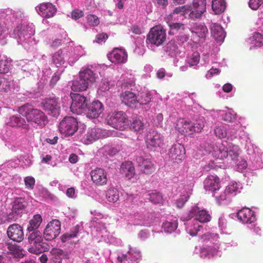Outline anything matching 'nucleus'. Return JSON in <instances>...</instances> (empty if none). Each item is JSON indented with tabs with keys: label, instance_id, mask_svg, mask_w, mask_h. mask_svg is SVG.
I'll list each match as a JSON object with an SVG mask.
<instances>
[{
	"label": "nucleus",
	"instance_id": "nucleus-1",
	"mask_svg": "<svg viewBox=\"0 0 263 263\" xmlns=\"http://www.w3.org/2000/svg\"><path fill=\"white\" fill-rule=\"evenodd\" d=\"M18 111L25 117L29 122L35 123L40 126H45L48 123L47 118L45 114L40 110L33 108L29 104L20 107Z\"/></svg>",
	"mask_w": 263,
	"mask_h": 263
},
{
	"label": "nucleus",
	"instance_id": "nucleus-2",
	"mask_svg": "<svg viewBox=\"0 0 263 263\" xmlns=\"http://www.w3.org/2000/svg\"><path fill=\"white\" fill-rule=\"evenodd\" d=\"M240 153V148L237 145H233L228 149L222 143H219L213 148L212 155L217 159H230L233 161L237 160Z\"/></svg>",
	"mask_w": 263,
	"mask_h": 263
},
{
	"label": "nucleus",
	"instance_id": "nucleus-3",
	"mask_svg": "<svg viewBox=\"0 0 263 263\" xmlns=\"http://www.w3.org/2000/svg\"><path fill=\"white\" fill-rule=\"evenodd\" d=\"M165 30L161 26L157 25L151 28L147 35L146 43L159 46L166 40Z\"/></svg>",
	"mask_w": 263,
	"mask_h": 263
},
{
	"label": "nucleus",
	"instance_id": "nucleus-4",
	"mask_svg": "<svg viewBox=\"0 0 263 263\" xmlns=\"http://www.w3.org/2000/svg\"><path fill=\"white\" fill-rule=\"evenodd\" d=\"M129 122L126 114L122 111L115 112L107 120L108 124L121 130L128 128Z\"/></svg>",
	"mask_w": 263,
	"mask_h": 263
},
{
	"label": "nucleus",
	"instance_id": "nucleus-5",
	"mask_svg": "<svg viewBox=\"0 0 263 263\" xmlns=\"http://www.w3.org/2000/svg\"><path fill=\"white\" fill-rule=\"evenodd\" d=\"M59 128L65 136H72L78 129V123L73 117H66L60 123Z\"/></svg>",
	"mask_w": 263,
	"mask_h": 263
},
{
	"label": "nucleus",
	"instance_id": "nucleus-6",
	"mask_svg": "<svg viewBox=\"0 0 263 263\" xmlns=\"http://www.w3.org/2000/svg\"><path fill=\"white\" fill-rule=\"evenodd\" d=\"M72 103L70 106L71 111L76 114H81L85 110L87 106L86 98L79 93L71 94Z\"/></svg>",
	"mask_w": 263,
	"mask_h": 263
},
{
	"label": "nucleus",
	"instance_id": "nucleus-7",
	"mask_svg": "<svg viewBox=\"0 0 263 263\" xmlns=\"http://www.w3.org/2000/svg\"><path fill=\"white\" fill-rule=\"evenodd\" d=\"M61 232V222L53 219L46 226L44 231V237L46 240H52L57 238Z\"/></svg>",
	"mask_w": 263,
	"mask_h": 263
},
{
	"label": "nucleus",
	"instance_id": "nucleus-8",
	"mask_svg": "<svg viewBox=\"0 0 263 263\" xmlns=\"http://www.w3.org/2000/svg\"><path fill=\"white\" fill-rule=\"evenodd\" d=\"M145 142L148 149L155 151L163 145V137L156 131H149L146 135Z\"/></svg>",
	"mask_w": 263,
	"mask_h": 263
},
{
	"label": "nucleus",
	"instance_id": "nucleus-9",
	"mask_svg": "<svg viewBox=\"0 0 263 263\" xmlns=\"http://www.w3.org/2000/svg\"><path fill=\"white\" fill-rule=\"evenodd\" d=\"M41 105L43 109L53 117H57L60 114L61 107L57 99H45L41 102Z\"/></svg>",
	"mask_w": 263,
	"mask_h": 263
},
{
	"label": "nucleus",
	"instance_id": "nucleus-10",
	"mask_svg": "<svg viewBox=\"0 0 263 263\" xmlns=\"http://www.w3.org/2000/svg\"><path fill=\"white\" fill-rule=\"evenodd\" d=\"M106 132L100 128L94 127L89 129L87 133L81 139V141L85 144H89L94 141L103 138Z\"/></svg>",
	"mask_w": 263,
	"mask_h": 263
},
{
	"label": "nucleus",
	"instance_id": "nucleus-11",
	"mask_svg": "<svg viewBox=\"0 0 263 263\" xmlns=\"http://www.w3.org/2000/svg\"><path fill=\"white\" fill-rule=\"evenodd\" d=\"M7 234L11 240L17 242L22 241L24 238L23 228L17 223L11 224L8 227Z\"/></svg>",
	"mask_w": 263,
	"mask_h": 263
},
{
	"label": "nucleus",
	"instance_id": "nucleus-12",
	"mask_svg": "<svg viewBox=\"0 0 263 263\" xmlns=\"http://www.w3.org/2000/svg\"><path fill=\"white\" fill-rule=\"evenodd\" d=\"M36 10L41 16L45 18L54 16L57 11L56 7L49 2L40 4L36 6Z\"/></svg>",
	"mask_w": 263,
	"mask_h": 263
},
{
	"label": "nucleus",
	"instance_id": "nucleus-13",
	"mask_svg": "<svg viewBox=\"0 0 263 263\" xmlns=\"http://www.w3.org/2000/svg\"><path fill=\"white\" fill-rule=\"evenodd\" d=\"M91 180L97 186L105 185L108 180L107 173L105 170L101 168H97L90 172Z\"/></svg>",
	"mask_w": 263,
	"mask_h": 263
},
{
	"label": "nucleus",
	"instance_id": "nucleus-14",
	"mask_svg": "<svg viewBox=\"0 0 263 263\" xmlns=\"http://www.w3.org/2000/svg\"><path fill=\"white\" fill-rule=\"evenodd\" d=\"M108 60L116 64L124 63L127 61V54L123 49L115 48L107 54Z\"/></svg>",
	"mask_w": 263,
	"mask_h": 263
},
{
	"label": "nucleus",
	"instance_id": "nucleus-15",
	"mask_svg": "<svg viewBox=\"0 0 263 263\" xmlns=\"http://www.w3.org/2000/svg\"><path fill=\"white\" fill-rule=\"evenodd\" d=\"M206 10L205 0H194L193 7L189 14V16L192 19H196L200 17Z\"/></svg>",
	"mask_w": 263,
	"mask_h": 263
},
{
	"label": "nucleus",
	"instance_id": "nucleus-16",
	"mask_svg": "<svg viewBox=\"0 0 263 263\" xmlns=\"http://www.w3.org/2000/svg\"><path fill=\"white\" fill-rule=\"evenodd\" d=\"M189 219L194 217L195 219L200 222H207L210 220L211 216L204 210H199L198 206H194L190 212Z\"/></svg>",
	"mask_w": 263,
	"mask_h": 263
},
{
	"label": "nucleus",
	"instance_id": "nucleus-17",
	"mask_svg": "<svg viewBox=\"0 0 263 263\" xmlns=\"http://www.w3.org/2000/svg\"><path fill=\"white\" fill-rule=\"evenodd\" d=\"M238 219L243 223H252L256 220L254 212L250 209L243 208L237 213Z\"/></svg>",
	"mask_w": 263,
	"mask_h": 263
},
{
	"label": "nucleus",
	"instance_id": "nucleus-18",
	"mask_svg": "<svg viewBox=\"0 0 263 263\" xmlns=\"http://www.w3.org/2000/svg\"><path fill=\"white\" fill-rule=\"evenodd\" d=\"M185 154V148L183 145L177 143L172 145L169 150L168 155L172 160L181 161L184 158Z\"/></svg>",
	"mask_w": 263,
	"mask_h": 263
},
{
	"label": "nucleus",
	"instance_id": "nucleus-19",
	"mask_svg": "<svg viewBox=\"0 0 263 263\" xmlns=\"http://www.w3.org/2000/svg\"><path fill=\"white\" fill-rule=\"evenodd\" d=\"M87 109V116L89 118H97L103 111L102 104L99 101H93L88 105Z\"/></svg>",
	"mask_w": 263,
	"mask_h": 263
},
{
	"label": "nucleus",
	"instance_id": "nucleus-20",
	"mask_svg": "<svg viewBox=\"0 0 263 263\" xmlns=\"http://www.w3.org/2000/svg\"><path fill=\"white\" fill-rule=\"evenodd\" d=\"M136 160L144 173L149 174L155 171L154 165L150 159L145 158L142 156H138Z\"/></svg>",
	"mask_w": 263,
	"mask_h": 263
},
{
	"label": "nucleus",
	"instance_id": "nucleus-21",
	"mask_svg": "<svg viewBox=\"0 0 263 263\" xmlns=\"http://www.w3.org/2000/svg\"><path fill=\"white\" fill-rule=\"evenodd\" d=\"M122 102L126 106L130 107H136L138 100L136 95L130 91H125L120 95Z\"/></svg>",
	"mask_w": 263,
	"mask_h": 263
},
{
	"label": "nucleus",
	"instance_id": "nucleus-22",
	"mask_svg": "<svg viewBox=\"0 0 263 263\" xmlns=\"http://www.w3.org/2000/svg\"><path fill=\"white\" fill-rule=\"evenodd\" d=\"M130 214L133 216L135 220L144 222L147 221L150 217L151 214L146 211H142L140 209L138 210L134 206L129 208Z\"/></svg>",
	"mask_w": 263,
	"mask_h": 263
},
{
	"label": "nucleus",
	"instance_id": "nucleus-23",
	"mask_svg": "<svg viewBox=\"0 0 263 263\" xmlns=\"http://www.w3.org/2000/svg\"><path fill=\"white\" fill-rule=\"evenodd\" d=\"M175 128L182 135L193 134L192 123L183 119H180L177 121Z\"/></svg>",
	"mask_w": 263,
	"mask_h": 263
},
{
	"label": "nucleus",
	"instance_id": "nucleus-24",
	"mask_svg": "<svg viewBox=\"0 0 263 263\" xmlns=\"http://www.w3.org/2000/svg\"><path fill=\"white\" fill-rule=\"evenodd\" d=\"M204 184V188L206 190L213 192H215L220 188L219 179L215 176H209L205 179Z\"/></svg>",
	"mask_w": 263,
	"mask_h": 263
},
{
	"label": "nucleus",
	"instance_id": "nucleus-25",
	"mask_svg": "<svg viewBox=\"0 0 263 263\" xmlns=\"http://www.w3.org/2000/svg\"><path fill=\"white\" fill-rule=\"evenodd\" d=\"M211 35L218 42H223L226 33L222 27L218 24L213 23L211 25Z\"/></svg>",
	"mask_w": 263,
	"mask_h": 263
},
{
	"label": "nucleus",
	"instance_id": "nucleus-26",
	"mask_svg": "<svg viewBox=\"0 0 263 263\" xmlns=\"http://www.w3.org/2000/svg\"><path fill=\"white\" fill-rule=\"evenodd\" d=\"M121 172L128 180L133 178L135 175V167L130 161L125 162L122 164Z\"/></svg>",
	"mask_w": 263,
	"mask_h": 263
},
{
	"label": "nucleus",
	"instance_id": "nucleus-27",
	"mask_svg": "<svg viewBox=\"0 0 263 263\" xmlns=\"http://www.w3.org/2000/svg\"><path fill=\"white\" fill-rule=\"evenodd\" d=\"M30 247L28 249L30 253L38 254L48 249V245L43 241L30 244Z\"/></svg>",
	"mask_w": 263,
	"mask_h": 263
},
{
	"label": "nucleus",
	"instance_id": "nucleus-28",
	"mask_svg": "<svg viewBox=\"0 0 263 263\" xmlns=\"http://www.w3.org/2000/svg\"><path fill=\"white\" fill-rule=\"evenodd\" d=\"M42 222V216L40 214H36L33 216L32 218L30 220L27 226V230L28 232L35 231L40 227Z\"/></svg>",
	"mask_w": 263,
	"mask_h": 263
},
{
	"label": "nucleus",
	"instance_id": "nucleus-29",
	"mask_svg": "<svg viewBox=\"0 0 263 263\" xmlns=\"http://www.w3.org/2000/svg\"><path fill=\"white\" fill-rule=\"evenodd\" d=\"M89 85L88 82L80 78L79 80H76L72 82L71 89L76 91H84L86 90Z\"/></svg>",
	"mask_w": 263,
	"mask_h": 263
},
{
	"label": "nucleus",
	"instance_id": "nucleus-30",
	"mask_svg": "<svg viewBox=\"0 0 263 263\" xmlns=\"http://www.w3.org/2000/svg\"><path fill=\"white\" fill-rule=\"evenodd\" d=\"M80 78L84 79L90 84L95 82L96 74L93 71L89 68H86L80 72Z\"/></svg>",
	"mask_w": 263,
	"mask_h": 263
},
{
	"label": "nucleus",
	"instance_id": "nucleus-31",
	"mask_svg": "<svg viewBox=\"0 0 263 263\" xmlns=\"http://www.w3.org/2000/svg\"><path fill=\"white\" fill-rule=\"evenodd\" d=\"M26 206V202L24 199L18 198L15 199L12 205V211L16 214H20Z\"/></svg>",
	"mask_w": 263,
	"mask_h": 263
},
{
	"label": "nucleus",
	"instance_id": "nucleus-32",
	"mask_svg": "<svg viewBox=\"0 0 263 263\" xmlns=\"http://www.w3.org/2000/svg\"><path fill=\"white\" fill-rule=\"evenodd\" d=\"M226 8V3L224 0H213L212 1V8L216 14H220L223 12Z\"/></svg>",
	"mask_w": 263,
	"mask_h": 263
},
{
	"label": "nucleus",
	"instance_id": "nucleus-33",
	"mask_svg": "<svg viewBox=\"0 0 263 263\" xmlns=\"http://www.w3.org/2000/svg\"><path fill=\"white\" fill-rule=\"evenodd\" d=\"M192 32L195 33L199 37L205 38L208 34V30L204 24H197L192 28Z\"/></svg>",
	"mask_w": 263,
	"mask_h": 263
},
{
	"label": "nucleus",
	"instance_id": "nucleus-34",
	"mask_svg": "<svg viewBox=\"0 0 263 263\" xmlns=\"http://www.w3.org/2000/svg\"><path fill=\"white\" fill-rule=\"evenodd\" d=\"M12 89L11 82L7 79L0 76V93H8Z\"/></svg>",
	"mask_w": 263,
	"mask_h": 263
},
{
	"label": "nucleus",
	"instance_id": "nucleus-35",
	"mask_svg": "<svg viewBox=\"0 0 263 263\" xmlns=\"http://www.w3.org/2000/svg\"><path fill=\"white\" fill-rule=\"evenodd\" d=\"M205 123V119L203 117H199L195 120L194 123H192L193 133H200L204 127Z\"/></svg>",
	"mask_w": 263,
	"mask_h": 263
},
{
	"label": "nucleus",
	"instance_id": "nucleus-36",
	"mask_svg": "<svg viewBox=\"0 0 263 263\" xmlns=\"http://www.w3.org/2000/svg\"><path fill=\"white\" fill-rule=\"evenodd\" d=\"M106 198L110 202H116L119 199L118 191L115 188H109L106 193Z\"/></svg>",
	"mask_w": 263,
	"mask_h": 263
},
{
	"label": "nucleus",
	"instance_id": "nucleus-37",
	"mask_svg": "<svg viewBox=\"0 0 263 263\" xmlns=\"http://www.w3.org/2000/svg\"><path fill=\"white\" fill-rule=\"evenodd\" d=\"M249 42L256 47L263 46V35L258 32H255L249 39Z\"/></svg>",
	"mask_w": 263,
	"mask_h": 263
},
{
	"label": "nucleus",
	"instance_id": "nucleus-38",
	"mask_svg": "<svg viewBox=\"0 0 263 263\" xmlns=\"http://www.w3.org/2000/svg\"><path fill=\"white\" fill-rule=\"evenodd\" d=\"M218 246L203 248L201 251V257H205L207 255H211V256L214 257L218 255Z\"/></svg>",
	"mask_w": 263,
	"mask_h": 263
},
{
	"label": "nucleus",
	"instance_id": "nucleus-39",
	"mask_svg": "<svg viewBox=\"0 0 263 263\" xmlns=\"http://www.w3.org/2000/svg\"><path fill=\"white\" fill-rule=\"evenodd\" d=\"M28 239L29 244L43 241L42 233L39 231L32 232L29 235Z\"/></svg>",
	"mask_w": 263,
	"mask_h": 263
},
{
	"label": "nucleus",
	"instance_id": "nucleus-40",
	"mask_svg": "<svg viewBox=\"0 0 263 263\" xmlns=\"http://www.w3.org/2000/svg\"><path fill=\"white\" fill-rule=\"evenodd\" d=\"M25 123V120L20 117L13 116L10 118L9 121L7 124L12 127L23 126Z\"/></svg>",
	"mask_w": 263,
	"mask_h": 263
},
{
	"label": "nucleus",
	"instance_id": "nucleus-41",
	"mask_svg": "<svg viewBox=\"0 0 263 263\" xmlns=\"http://www.w3.org/2000/svg\"><path fill=\"white\" fill-rule=\"evenodd\" d=\"M102 153L106 156H113L116 155L119 151L120 149L116 147H112L110 145H104L101 149Z\"/></svg>",
	"mask_w": 263,
	"mask_h": 263
},
{
	"label": "nucleus",
	"instance_id": "nucleus-42",
	"mask_svg": "<svg viewBox=\"0 0 263 263\" xmlns=\"http://www.w3.org/2000/svg\"><path fill=\"white\" fill-rule=\"evenodd\" d=\"M200 61V54L198 52H195L189 57L186 60V64L190 67L196 66Z\"/></svg>",
	"mask_w": 263,
	"mask_h": 263
},
{
	"label": "nucleus",
	"instance_id": "nucleus-43",
	"mask_svg": "<svg viewBox=\"0 0 263 263\" xmlns=\"http://www.w3.org/2000/svg\"><path fill=\"white\" fill-rule=\"evenodd\" d=\"M52 60L57 67L60 66L64 63L65 60L64 54L61 50H58L53 54L52 57Z\"/></svg>",
	"mask_w": 263,
	"mask_h": 263
},
{
	"label": "nucleus",
	"instance_id": "nucleus-44",
	"mask_svg": "<svg viewBox=\"0 0 263 263\" xmlns=\"http://www.w3.org/2000/svg\"><path fill=\"white\" fill-rule=\"evenodd\" d=\"M187 10V7L185 5L179 6L174 9L173 12L169 15V17L172 18L173 17H175L176 15L184 16L186 13L188 12Z\"/></svg>",
	"mask_w": 263,
	"mask_h": 263
},
{
	"label": "nucleus",
	"instance_id": "nucleus-45",
	"mask_svg": "<svg viewBox=\"0 0 263 263\" xmlns=\"http://www.w3.org/2000/svg\"><path fill=\"white\" fill-rule=\"evenodd\" d=\"M165 50L168 55L173 57L175 55L178 50V46L173 41H170L165 47Z\"/></svg>",
	"mask_w": 263,
	"mask_h": 263
},
{
	"label": "nucleus",
	"instance_id": "nucleus-46",
	"mask_svg": "<svg viewBox=\"0 0 263 263\" xmlns=\"http://www.w3.org/2000/svg\"><path fill=\"white\" fill-rule=\"evenodd\" d=\"M130 128L136 132H142L144 128V124L139 119H135L130 123Z\"/></svg>",
	"mask_w": 263,
	"mask_h": 263
},
{
	"label": "nucleus",
	"instance_id": "nucleus-47",
	"mask_svg": "<svg viewBox=\"0 0 263 263\" xmlns=\"http://www.w3.org/2000/svg\"><path fill=\"white\" fill-rule=\"evenodd\" d=\"M177 226L178 224L176 221H165L163 223L162 228L165 232L171 233L177 229Z\"/></svg>",
	"mask_w": 263,
	"mask_h": 263
},
{
	"label": "nucleus",
	"instance_id": "nucleus-48",
	"mask_svg": "<svg viewBox=\"0 0 263 263\" xmlns=\"http://www.w3.org/2000/svg\"><path fill=\"white\" fill-rule=\"evenodd\" d=\"M9 71V61L6 57L0 56V73H6Z\"/></svg>",
	"mask_w": 263,
	"mask_h": 263
},
{
	"label": "nucleus",
	"instance_id": "nucleus-49",
	"mask_svg": "<svg viewBox=\"0 0 263 263\" xmlns=\"http://www.w3.org/2000/svg\"><path fill=\"white\" fill-rule=\"evenodd\" d=\"M152 97L149 92H142L138 100V103L140 104H147L151 101Z\"/></svg>",
	"mask_w": 263,
	"mask_h": 263
},
{
	"label": "nucleus",
	"instance_id": "nucleus-50",
	"mask_svg": "<svg viewBox=\"0 0 263 263\" xmlns=\"http://www.w3.org/2000/svg\"><path fill=\"white\" fill-rule=\"evenodd\" d=\"M170 31L168 32L169 34H174L175 31H178L180 30H184L185 28L184 25L182 23H175L169 24Z\"/></svg>",
	"mask_w": 263,
	"mask_h": 263
},
{
	"label": "nucleus",
	"instance_id": "nucleus-51",
	"mask_svg": "<svg viewBox=\"0 0 263 263\" xmlns=\"http://www.w3.org/2000/svg\"><path fill=\"white\" fill-rule=\"evenodd\" d=\"M79 232L78 226L75 227L74 230L70 231L69 233H67L62 236V240L63 242H65L71 238H74L77 236Z\"/></svg>",
	"mask_w": 263,
	"mask_h": 263
},
{
	"label": "nucleus",
	"instance_id": "nucleus-52",
	"mask_svg": "<svg viewBox=\"0 0 263 263\" xmlns=\"http://www.w3.org/2000/svg\"><path fill=\"white\" fill-rule=\"evenodd\" d=\"M215 135L219 138H223L227 136V132L226 128L223 126H216L214 129Z\"/></svg>",
	"mask_w": 263,
	"mask_h": 263
},
{
	"label": "nucleus",
	"instance_id": "nucleus-53",
	"mask_svg": "<svg viewBox=\"0 0 263 263\" xmlns=\"http://www.w3.org/2000/svg\"><path fill=\"white\" fill-rule=\"evenodd\" d=\"M149 200L154 203H160L163 201L162 195L158 192H153L149 194Z\"/></svg>",
	"mask_w": 263,
	"mask_h": 263
},
{
	"label": "nucleus",
	"instance_id": "nucleus-54",
	"mask_svg": "<svg viewBox=\"0 0 263 263\" xmlns=\"http://www.w3.org/2000/svg\"><path fill=\"white\" fill-rule=\"evenodd\" d=\"M87 23L91 26L95 27L98 26L100 20L98 17L93 14H88L86 16Z\"/></svg>",
	"mask_w": 263,
	"mask_h": 263
},
{
	"label": "nucleus",
	"instance_id": "nucleus-55",
	"mask_svg": "<svg viewBox=\"0 0 263 263\" xmlns=\"http://www.w3.org/2000/svg\"><path fill=\"white\" fill-rule=\"evenodd\" d=\"M114 86V83L108 79H104L102 80L100 87L102 91L108 90L110 88Z\"/></svg>",
	"mask_w": 263,
	"mask_h": 263
},
{
	"label": "nucleus",
	"instance_id": "nucleus-56",
	"mask_svg": "<svg viewBox=\"0 0 263 263\" xmlns=\"http://www.w3.org/2000/svg\"><path fill=\"white\" fill-rule=\"evenodd\" d=\"M190 195L188 194L182 195L180 197L176 200V205L178 208H182L185 202L189 199Z\"/></svg>",
	"mask_w": 263,
	"mask_h": 263
},
{
	"label": "nucleus",
	"instance_id": "nucleus-57",
	"mask_svg": "<svg viewBox=\"0 0 263 263\" xmlns=\"http://www.w3.org/2000/svg\"><path fill=\"white\" fill-rule=\"evenodd\" d=\"M238 189L237 184L236 183H232L227 186L224 190L228 195H235L236 192Z\"/></svg>",
	"mask_w": 263,
	"mask_h": 263
},
{
	"label": "nucleus",
	"instance_id": "nucleus-58",
	"mask_svg": "<svg viewBox=\"0 0 263 263\" xmlns=\"http://www.w3.org/2000/svg\"><path fill=\"white\" fill-rule=\"evenodd\" d=\"M222 120L227 122H233L236 118V115L231 112H227L223 114L222 116Z\"/></svg>",
	"mask_w": 263,
	"mask_h": 263
},
{
	"label": "nucleus",
	"instance_id": "nucleus-59",
	"mask_svg": "<svg viewBox=\"0 0 263 263\" xmlns=\"http://www.w3.org/2000/svg\"><path fill=\"white\" fill-rule=\"evenodd\" d=\"M24 182L26 188L32 189L35 184V179L32 177L28 176L25 178Z\"/></svg>",
	"mask_w": 263,
	"mask_h": 263
},
{
	"label": "nucleus",
	"instance_id": "nucleus-60",
	"mask_svg": "<svg viewBox=\"0 0 263 263\" xmlns=\"http://www.w3.org/2000/svg\"><path fill=\"white\" fill-rule=\"evenodd\" d=\"M262 3L263 0H250L249 5L252 10H256Z\"/></svg>",
	"mask_w": 263,
	"mask_h": 263
},
{
	"label": "nucleus",
	"instance_id": "nucleus-61",
	"mask_svg": "<svg viewBox=\"0 0 263 263\" xmlns=\"http://www.w3.org/2000/svg\"><path fill=\"white\" fill-rule=\"evenodd\" d=\"M219 204H220L221 202L226 200L228 198V194L227 192L224 191L219 195H216V193H214L213 195Z\"/></svg>",
	"mask_w": 263,
	"mask_h": 263
},
{
	"label": "nucleus",
	"instance_id": "nucleus-62",
	"mask_svg": "<svg viewBox=\"0 0 263 263\" xmlns=\"http://www.w3.org/2000/svg\"><path fill=\"white\" fill-rule=\"evenodd\" d=\"M108 39V35L106 33H102L98 34L96 36V42L98 43H102L105 42V41Z\"/></svg>",
	"mask_w": 263,
	"mask_h": 263
},
{
	"label": "nucleus",
	"instance_id": "nucleus-63",
	"mask_svg": "<svg viewBox=\"0 0 263 263\" xmlns=\"http://www.w3.org/2000/svg\"><path fill=\"white\" fill-rule=\"evenodd\" d=\"M49 46L53 48H57L62 45V40L60 39H55L51 42H48Z\"/></svg>",
	"mask_w": 263,
	"mask_h": 263
},
{
	"label": "nucleus",
	"instance_id": "nucleus-64",
	"mask_svg": "<svg viewBox=\"0 0 263 263\" xmlns=\"http://www.w3.org/2000/svg\"><path fill=\"white\" fill-rule=\"evenodd\" d=\"M84 15L83 12L81 10L76 9L72 11L71 13L72 18L77 20L82 17Z\"/></svg>",
	"mask_w": 263,
	"mask_h": 263
}]
</instances>
